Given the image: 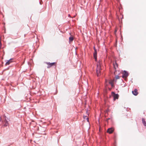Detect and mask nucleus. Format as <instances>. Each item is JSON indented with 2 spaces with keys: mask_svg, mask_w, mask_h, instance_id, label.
I'll list each match as a JSON object with an SVG mask.
<instances>
[{
  "mask_svg": "<svg viewBox=\"0 0 146 146\" xmlns=\"http://www.w3.org/2000/svg\"><path fill=\"white\" fill-rule=\"evenodd\" d=\"M96 74L97 76L100 75V64L99 62L97 63Z\"/></svg>",
  "mask_w": 146,
  "mask_h": 146,
  "instance_id": "f257e3e1",
  "label": "nucleus"
},
{
  "mask_svg": "<svg viewBox=\"0 0 146 146\" xmlns=\"http://www.w3.org/2000/svg\"><path fill=\"white\" fill-rule=\"evenodd\" d=\"M45 63L48 65L47 68H50L52 66L55 65L56 64V62L50 63L49 62H45Z\"/></svg>",
  "mask_w": 146,
  "mask_h": 146,
  "instance_id": "f03ea898",
  "label": "nucleus"
},
{
  "mask_svg": "<svg viewBox=\"0 0 146 146\" xmlns=\"http://www.w3.org/2000/svg\"><path fill=\"white\" fill-rule=\"evenodd\" d=\"M112 95L113 97L114 100L116 99H118V94H115L114 92H112Z\"/></svg>",
  "mask_w": 146,
  "mask_h": 146,
  "instance_id": "7ed1b4c3",
  "label": "nucleus"
},
{
  "mask_svg": "<svg viewBox=\"0 0 146 146\" xmlns=\"http://www.w3.org/2000/svg\"><path fill=\"white\" fill-rule=\"evenodd\" d=\"M94 49L95 52L94 53V59H95V61H96L97 60V52L95 47H94Z\"/></svg>",
  "mask_w": 146,
  "mask_h": 146,
  "instance_id": "20e7f679",
  "label": "nucleus"
},
{
  "mask_svg": "<svg viewBox=\"0 0 146 146\" xmlns=\"http://www.w3.org/2000/svg\"><path fill=\"white\" fill-rule=\"evenodd\" d=\"M128 72L125 71H124L123 73L122 77L123 78H126L128 76Z\"/></svg>",
  "mask_w": 146,
  "mask_h": 146,
  "instance_id": "39448f33",
  "label": "nucleus"
},
{
  "mask_svg": "<svg viewBox=\"0 0 146 146\" xmlns=\"http://www.w3.org/2000/svg\"><path fill=\"white\" fill-rule=\"evenodd\" d=\"M132 94L135 96H137L138 94V92L137 91V90L136 89H135L132 92Z\"/></svg>",
  "mask_w": 146,
  "mask_h": 146,
  "instance_id": "423d86ee",
  "label": "nucleus"
},
{
  "mask_svg": "<svg viewBox=\"0 0 146 146\" xmlns=\"http://www.w3.org/2000/svg\"><path fill=\"white\" fill-rule=\"evenodd\" d=\"M114 129L113 128H110L108 129L107 132L111 134L112 133Z\"/></svg>",
  "mask_w": 146,
  "mask_h": 146,
  "instance_id": "0eeeda50",
  "label": "nucleus"
},
{
  "mask_svg": "<svg viewBox=\"0 0 146 146\" xmlns=\"http://www.w3.org/2000/svg\"><path fill=\"white\" fill-rule=\"evenodd\" d=\"M12 60V59H11L10 60H7V62H6L5 64L6 65H9L10 63L12 62V61L11 60Z\"/></svg>",
  "mask_w": 146,
  "mask_h": 146,
  "instance_id": "6e6552de",
  "label": "nucleus"
},
{
  "mask_svg": "<svg viewBox=\"0 0 146 146\" xmlns=\"http://www.w3.org/2000/svg\"><path fill=\"white\" fill-rule=\"evenodd\" d=\"M114 80H111L110 81H109V83L111 84V86L112 87H113L114 86V85H113V82H114Z\"/></svg>",
  "mask_w": 146,
  "mask_h": 146,
  "instance_id": "1a4fd4ad",
  "label": "nucleus"
},
{
  "mask_svg": "<svg viewBox=\"0 0 146 146\" xmlns=\"http://www.w3.org/2000/svg\"><path fill=\"white\" fill-rule=\"evenodd\" d=\"M113 66L114 69L116 70L117 69V68L118 67L117 64L115 62V63L113 64Z\"/></svg>",
  "mask_w": 146,
  "mask_h": 146,
  "instance_id": "9d476101",
  "label": "nucleus"
},
{
  "mask_svg": "<svg viewBox=\"0 0 146 146\" xmlns=\"http://www.w3.org/2000/svg\"><path fill=\"white\" fill-rule=\"evenodd\" d=\"M142 122L144 125L146 126V122L145 121V119L144 118L142 119Z\"/></svg>",
  "mask_w": 146,
  "mask_h": 146,
  "instance_id": "9b49d317",
  "label": "nucleus"
},
{
  "mask_svg": "<svg viewBox=\"0 0 146 146\" xmlns=\"http://www.w3.org/2000/svg\"><path fill=\"white\" fill-rule=\"evenodd\" d=\"M8 125V121L6 120V119H5V124L4 125V126H7Z\"/></svg>",
  "mask_w": 146,
  "mask_h": 146,
  "instance_id": "f8f14e48",
  "label": "nucleus"
},
{
  "mask_svg": "<svg viewBox=\"0 0 146 146\" xmlns=\"http://www.w3.org/2000/svg\"><path fill=\"white\" fill-rule=\"evenodd\" d=\"M74 40V38L73 37H70L69 38V42H72Z\"/></svg>",
  "mask_w": 146,
  "mask_h": 146,
  "instance_id": "ddd939ff",
  "label": "nucleus"
},
{
  "mask_svg": "<svg viewBox=\"0 0 146 146\" xmlns=\"http://www.w3.org/2000/svg\"><path fill=\"white\" fill-rule=\"evenodd\" d=\"M98 122H99V131H100V119H98Z\"/></svg>",
  "mask_w": 146,
  "mask_h": 146,
  "instance_id": "4468645a",
  "label": "nucleus"
},
{
  "mask_svg": "<svg viewBox=\"0 0 146 146\" xmlns=\"http://www.w3.org/2000/svg\"><path fill=\"white\" fill-rule=\"evenodd\" d=\"M115 78L116 79H119V76H117L115 77Z\"/></svg>",
  "mask_w": 146,
  "mask_h": 146,
  "instance_id": "2eb2a0df",
  "label": "nucleus"
},
{
  "mask_svg": "<svg viewBox=\"0 0 146 146\" xmlns=\"http://www.w3.org/2000/svg\"><path fill=\"white\" fill-rule=\"evenodd\" d=\"M85 117H86V119H87V121H88V122H89V121H88V118L87 117V116H85Z\"/></svg>",
  "mask_w": 146,
  "mask_h": 146,
  "instance_id": "dca6fc26",
  "label": "nucleus"
},
{
  "mask_svg": "<svg viewBox=\"0 0 146 146\" xmlns=\"http://www.w3.org/2000/svg\"><path fill=\"white\" fill-rule=\"evenodd\" d=\"M1 43H0V49L1 48Z\"/></svg>",
  "mask_w": 146,
  "mask_h": 146,
  "instance_id": "f3484780",
  "label": "nucleus"
},
{
  "mask_svg": "<svg viewBox=\"0 0 146 146\" xmlns=\"http://www.w3.org/2000/svg\"><path fill=\"white\" fill-rule=\"evenodd\" d=\"M43 130L44 131H45V128H43Z\"/></svg>",
  "mask_w": 146,
  "mask_h": 146,
  "instance_id": "a211bd4d",
  "label": "nucleus"
},
{
  "mask_svg": "<svg viewBox=\"0 0 146 146\" xmlns=\"http://www.w3.org/2000/svg\"><path fill=\"white\" fill-rule=\"evenodd\" d=\"M70 15L69 14V15H68V16L70 17Z\"/></svg>",
  "mask_w": 146,
  "mask_h": 146,
  "instance_id": "6ab92c4d",
  "label": "nucleus"
}]
</instances>
